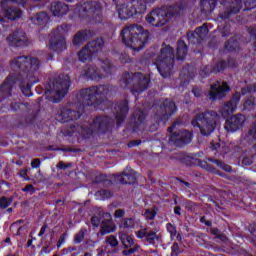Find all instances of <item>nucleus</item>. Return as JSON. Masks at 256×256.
I'll return each mask as SVG.
<instances>
[{
  "instance_id": "nucleus-3",
  "label": "nucleus",
  "mask_w": 256,
  "mask_h": 256,
  "mask_svg": "<svg viewBox=\"0 0 256 256\" xmlns=\"http://www.w3.org/2000/svg\"><path fill=\"white\" fill-rule=\"evenodd\" d=\"M111 123H113V120L109 119V117L100 116L95 118L88 129L79 124H71L63 131V135L71 137L74 133H78V135H82L83 137H89V135H93V133H105Z\"/></svg>"
},
{
  "instance_id": "nucleus-54",
  "label": "nucleus",
  "mask_w": 256,
  "mask_h": 256,
  "mask_svg": "<svg viewBox=\"0 0 256 256\" xmlns=\"http://www.w3.org/2000/svg\"><path fill=\"white\" fill-rule=\"evenodd\" d=\"M114 217L120 219V217H125V210L124 209H117L114 213Z\"/></svg>"
},
{
  "instance_id": "nucleus-61",
  "label": "nucleus",
  "mask_w": 256,
  "mask_h": 256,
  "mask_svg": "<svg viewBox=\"0 0 256 256\" xmlns=\"http://www.w3.org/2000/svg\"><path fill=\"white\" fill-rule=\"evenodd\" d=\"M47 231V225L42 226L39 232V237H43L45 235V232Z\"/></svg>"
},
{
  "instance_id": "nucleus-43",
  "label": "nucleus",
  "mask_w": 256,
  "mask_h": 256,
  "mask_svg": "<svg viewBox=\"0 0 256 256\" xmlns=\"http://www.w3.org/2000/svg\"><path fill=\"white\" fill-rule=\"evenodd\" d=\"M96 197H100L102 199H109V197H113V192L107 189L99 190L96 192Z\"/></svg>"
},
{
  "instance_id": "nucleus-2",
  "label": "nucleus",
  "mask_w": 256,
  "mask_h": 256,
  "mask_svg": "<svg viewBox=\"0 0 256 256\" xmlns=\"http://www.w3.org/2000/svg\"><path fill=\"white\" fill-rule=\"evenodd\" d=\"M122 41L134 51H141L147 39H149V32L143 30L141 25L132 24L125 26L121 31Z\"/></svg>"
},
{
  "instance_id": "nucleus-37",
  "label": "nucleus",
  "mask_w": 256,
  "mask_h": 256,
  "mask_svg": "<svg viewBox=\"0 0 256 256\" xmlns=\"http://www.w3.org/2000/svg\"><path fill=\"white\" fill-rule=\"evenodd\" d=\"M255 105H256L255 97L250 96L245 100L243 107L245 111H253V109H255Z\"/></svg>"
},
{
  "instance_id": "nucleus-27",
  "label": "nucleus",
  "mask_w": 256,
  "mask_h": 256,
  "mask_svg": "<svg viewBox=\"0 0 256 256\" xmlns=\"http://www.w3.org/2000/svg\"><path fill=\"white\" fill-rule=\"evenodd\" d=\"M133 15H135V12H133L131 2H127L118 6V16L120 19H129V17H133Z\"/></svg>"
},
{
  "instance_id": "nucleus-5",
  "label": "nucleus",
  "mask_w": 256,
  "mask_h": 256,
  "mask_svg": "<svg viewBox=\"0 0 256 256\" xmlns=\"http://www.w3.org/2000/svg\"><path fill=\"white\" fill-rule=\"evenodd\" d=\"M155 65L162 77H171L175 65V49L171 45L163 44L155 59Z\"/></svg>"
},
{
  "instance_id": "nucleus-49",
  "label": "nucleus",
  "mask_w": 256,
  "mask_h": 256,
  "mask_svg": "<svg viewBox=\"0 0 256 256\" xmlns=\"http://www.w3.org/2000/svg\"><path fill=\"white\" fill-rule=\"evenodd\" d=\"M57 169H60V170H65V169H69L71 167H73V164L71 163H65L63 161H59L56 165Z\"/></svg>"
},
{
  "instance_id": "nucleus-59",
  "label": "nucleus",
  "mask_w": 256,
  "mask_h": 256,
  "mask_svg": "<svg viewBox=\"0 0 256 256\" xmlns=\"http://www.w3.org/2000/svg\"><path fill=\"white\" fill-rule=\"evenodd\" d=\"M192 93L194 94L195 97H201L202 91L201 88H193Z\"/></svg>"
},
{
  "instance_id": "nucleus-12",
  "label": "nucleus",
  "mask_w": 256,
  "mask_h": 256,
  "mask_svg": "<svg viewBox=\"0 0 256 256\" xmlns=\"http://www.w3.org/2000/svg\"><path fill=\"white\" fill-rule=\"evenodd\" d=\"M67 31H69V25L63 24L52 32L49 46L52 51H63V49H65V37H63V35H65Z\"/></svg>"
},
{
  "instance_id": "nucleus-19",
  "label": "nucleus",
  "mask_w": 256,
  "mask_h": 256,
  "mask_svg": "<svg viewBox=\"0 0 256 256\" xmlns=\"http://www.w3.org/2000/svg\"><path fill=\"white\" fill-rule=\"evenodd\" d=\"M240 101L241 93H234L229 101L224 102L223 106L219 109V113L222 115V117H229V115L235 113L237 110V105H239Z\"/></svg>"
},
{
  "instance_id": "nucleus-39",
  "label": "nucleus",
  "mask_w": 256,
  "mask_h": 256,
  "mask_svg": "<svg viewBox=\"0 0 256 256\" xmlns=\"http://www.w3.org/2000/svg\"><path fill=\"white\" fill-rule=\"evenodd\" d=\"M105 244L109 245L111 249H115L116 247H119V240L115 235H110L105 238Z\"/></svg>"
},
{
  "instance_id": "nucleus-48",
  "label": "nucleus",
  "mask_w": 256,
  "mask_h": 256,
  "mask_svg": "<svg viewBox=\"0 0 256 256\" xmlns=\"http://www.w3.org/2000/svg\"><path fill=\"white\" fill-rule=\"evenodd\" d=\"M255 93L256 92V84L245 86L241 89L242 95H247V93Z\"/></svg>"
},
{
  "instance_id": "nucleus-24",
  "label": "nucleus",
  "mask_w": 256,
  "mask_h": 256,
  "mask_svg": "<svg viewBox=\"0 0 256 256\" xmlns=\"http://www.w3.org/2000/svg\"><path fill=\"white\" fill-rule=\"evenodd\" d=\"M84 107L85 106L82 105L81 109L77 111L67 108L62 109L60 113L61 121L67 123L68 121H76V119H80Z\"/></svg>"
},
{
  "instance_id": "nucleus-58",
  "label": "nucleus",
  "mask_w": 256,
  "mask_h": 256,
  "mask_svg": "<svg viewBox=\"0 0 256 256\" xmlns=\"http://www.w3.org/2000/svg\"><path fill=\"white\" fill-rule=\"evenodd\" d=\"M25 107V104H19V103H14L11 104V108L13 111H17V109H23Z\"/></svg>"
},
{
  "instance_id": "nucleus-4",
  "label": "nucleus",
  "mask_w": 256,
  "mask_h": 256,
  "mask_svg": "<svg viewBox=\"0 0 256 256\" xmlns=\"http://www.w3.org/2000/svg\"><path fill=\"white\" fill-rule=\"evenodd\" d=\"M219 122V114L215 110H206L194 116L191 121L193 127H197L203 137H209Z\"/></svg>"
},
{
  "instance_id": "nucleus-18",
  "label": "nucleus",
  "mask_w": 256,
  "mask_h": 256,
  "mask_svg": "<svg viewBox=\"0 0 256 256\" xmlns=\"http://www.w3.org/2000/svg\"><path fill=\"white\" fill-rule=\"evenodd\" d=\"M177 112V105L175 102L166 99L164 100L157 110V117L163 119V121H167L171 115H174Z\"/></svg>"
},
{
  "instance_id": "nucleus-57",
  "label": "nucleus",
  "mask_w": 256,
  "mask_h": 256,
  "mask_svg": "<svg viewBox=\"0 0 256 256\" xmlns=\"http://www.w3.org/2000/svg\"><path fill=\"white\" fill-rule=\"evenodd\" d=\"M225 67H227V63L225 61H220L217 64V71H223V69H225Z\"/></svg>"
},
{
  "instance_id": "nucleus-7",
  "label": "nucleus",
  "mask_w": 256,
  "mask_h": 256,
  "mask_svg": "<svg viewBox=\"0 0 256 256\" xmlns=\"http://www.w3.org/2000/svg\"><path fill=\"white\" fill-rule=\"evenodd\" d=\"M179 11H181V9H179L178 6L157 8L146 16V21L149 25H152V27H163L167 25L168 21H171V18L179 15Z\"/></svg>"
},
{
  "instance_id": "nucleus-15",
  "label": "nucleus",
  "mask_w": 256,
  "mask_h": 256,
  "mask_svg": "<svg viewBox=\"0 0 256 256\" xmlns=\"http://www.w3.org/2000/svg\"><path fill=\"white\" fill-rule=\"evenodd\" d=\"M223 12L219 14L221 19H229L231 15H237L243 9V2L241 0H224Z\"/></svg>"
},
{
  "instance_id": "nucleus-31",
  "label": "nucleus",
  "mask_w": 256,
  "mask_h": 256,
  "mask_svg": "<svg viewBox=\"0 0 256 256\" xmlns=\"http://www.w3.org/2000/svg\"><path fill=\"white\" fill-rule=\"evenodd\" d=\"M243 155L244 156L242 159V165H244V167H249V165H253V157H255L256 155V150H246Z\"/></svg>"
},
{
  "instance_id": "nucleus-32",
  "label": "nucleus",
  "mask_w": 256,
  "mask_h": 256,
  "mask_svg": "<svg viewBox=\"0 0 256 256\" xmlns=\"http://www.w3.org/2000/svg\"><path fill=\"white\" fill-rule=\"evenodd\" d=\"M216 6H217V0H202L201 12L211 13Z\"/></svg>"
},
{
  "instance_id": "nucleus-28",
  "label": "nucleus",
  "mask_w": 256,
  "mask_h": 256,
  "mask_svg": "<svg viewBox=\"0 0 256 256\" xmlns=\"http://www.w3.org/2000/svg\"><path fill=\"white\" fill-rule=\"evenodd\" d=\"M116 179H117V181H119V183H122L123 185H133V183H135V181H137L135 174H133L131 172L118 174L116 176Z\"/></svg>"
},
{
  "instance_id": "nucleus-30",
  "label": "nucleus",
  "mask_w": 256,
  "mask_h": 256,
  "mask_svg": "<svg viewBox=\"0 0 256 256\" xmlns=\"http://www.w3.org/2000/svg\"><path fill=\"white\" fill-rule=\"evenodd\" d=\"M187 57V44L183 40L178 41V47L176 52V58L178 61H183Z\"/></svg>"
},
{
  "instance_id": "nucleus-33",
  "label": "nucleus",
  "mask_w": 256,
  "mask_h": 256,
  "mask_svg": "<svg viewBox=\"0 0 256 256\" xmlns=\"http://www.w3.org/2000/svg\"><path fill=\"white\" fill-rule=\"evenodd\" d=\"M166 229L167 231L170 233L171 235V239H173L174 237H176L177 241H179V243H183V238L181 237V234H179L177 232V227H175V225L168 223L166 225Z\"/></svg>"
},
{
  "instance_id": "nucleus-16",
  "label": "nucleus",
  "mask_w": 256,
  "mask_h": 256,
  "mask_svg": "<svg viewBox=\"0 0 256 256\" xmlns=\"http://www.w3.org/2000/svg\"><path fill=\"white\" fill-rule=\"evenodd\" d=\"M102 221L100 225V230L98 232V237H105V235H109L111 233H115L117 231V225L113 222V216L110 213L105 212L102 214Z\"/></svg>"
},
{
  "instance_id": "nucleus-50",
  "label": "nucleus",
  "mask_w": 256,
  "mask_h": 256,
  "mask_svg": "<svg viewBox=\"0 0 256 256\" xmlns=\"http://www.w3.org/2000/svg\"><path fill=\"white\" fill-rule=\"evenodd\" d=\"M83 239H85V232L83 230H80L76 234L74 241H75V243H81V241H83Z\"/></svg>"
},
{
  "instance_id": "nucleus-42",
  "label": "nucleus",
  "mask_w": 256,
  "mask_h": 256,
  "mask_svg": "<svg viewBox=\"0 0 256 256\" xmlns=\"http://www.w3.org/2000/svg\"><path fill=\"white\" fill-rule=\"evenodd\" d=\"M247 141H255L256 139V121L251 125L248 130V134L246 137Z\"/></svg>"
},
{
  "instance_id": "nucleus-9",
  "label": "nucleus",
  "mask_w": 256,
  "mask_h": 256,
  "mask_svg": "<svg viewBox=\"0 0 256 256\" xmlns=\"http://www.w3.org/2000/svg\"><path fill=\"white\" fill-rule=\"evenodd\" d=\"M149 81V75L137 72L124 74L122 83H124V87H129L132 93L135 94L143 93L149 87Z\"/></svg>"
},
{
  "instance_id": "nucleus-55",
  "label": "nucleus",
  "mask_w": 256,
  "mask_h": 256,
  "mask_svg": "<svg viewBox=\"0 0 256 256\" xmlns=\"http://www.w3.org/2000/svg\"><path fill=\"white\" fill-rule=\"evenodd\" d=\"M236 43L235 42H228L225 45V48L227 49V51H235V47H236Z\"/></svg>"
},
{
  "instance_id": "nucleus-21",
  "label": "nucleus",
  "mask_w": 256,
  "mask_h": 256,
  "mask_svg": "<svg viewBox=\"0 0 256 256\" xmlns=\"http://www.w3.org/2000/svg\"><path fill=\"white\" fill-rule=\"evenodd\" d=\"M246 118L243 114H236L226 120L225 129L228 132L239 131L245 124Z\"/></svg>"
},
{
  "instance_id": "nucleus-26",
  "label": "nucleus",
  "mask_w": 256,
  "mask_h": 256,
  "mask_svg": "<svg viewBox=\"0 0 256 256\" xmlns=\"http://www.w3.org/2000/svg\"><path fill=\"white\" fill-rule=\"evenodd\" d=\"M153 0H131L130 5L134 15H143L147 11V3H151Z\"/></svg>"
},
{
  "instance_id": "nucleus-45",
  "label": "nucleus",
  "mask_w": 256,
  "mask_h": 256,
  "mask_svg": "<svg viewBox=\"0 0 256 256\" xmlns=\"http://www.w3.org/2000/svg\"><path fill=\"white\" fill-rule=\"evenodd\" d=\"M157 215V211L155 208L153 209H147L144 212V217L145 219H147L148 221H153V219H155V216Z\"/></svg>"
},
{
  "instance_id": "nucleus-14",
  "label": "nucleus",
  "mask_w": 256,
  "mask_h": 256,
  "mask_svg": "<svg viewBox=\"0 0 256 256\" xmlns=\"http://www.w3.org/2000/svg\"><path fill=\"white\" fill-rule=\"evenodd\" d=\"M138 239H145L149 245H155V243H161L163 234L159 232V228H142L136 232Z\"/></svg>"
},
{
  "instance_id": "nucleus-23",
  "label": "nucleus",
  "mask_w": 256,
  "mask_h": 256,
  "mask_svg": "<svg viewBox=\"0 0 256 256\" xmlns=\"http://www.w3.org/2000/svg\"><path fill=\"white\" fill-rule=\"evenodd\" d=\"M115 113H116V123L119 127L121 123L125 121V117H127V113H129V104L127 100H123L122 102H119L114 107Z\"/></svg>"
},
{
  "instance_id": "nucleus-1",
  "label": "nucleus",
  "mask_w": 256,
  "mask_h": 256,
  "mask_svg": "<svg viewBox=\"0 0 256 256\" xmlns=\"http://www.w3.org/2000/svg\"><path fill=\"white\" fill-rule=\"evenodd\" d=\"M39 59L19 56L15 58L10 67L12 71L18 72V75L8 76L3 85L0 87V93L3 95H11V88L14 83H20L21 87H26V91L31 89V85H35L39 81L37 79V71H39Z\"/></svg>"
},
{
  "instance_id": "nucleus-34",
  "label": "nucleus",
  "mask_w": 256,
  "mask_h": 256,
  "mask_svg": "<svg viewBox=\"0 0 256 256\" xmlns=\"http://www.w3.org/2000/svg\"><path fill=\"white\" fill-rule=\"evenodd\" d=\"M208 161L210 163H214V165H217L220 169H223V171H226V173H231L232 168L231 166L225 164L223 161L215 158H208Z\"/></svg>"
},
{
  "instance_id": "nucleus-53",
  "label": "nucleus",
  "mask_w": 256,
  "mask_h": 256,
  "mask_svg": "<svg viewBox=\"0 0 256 256\" xmlns=\"http://www.w3.org/2000/svg\"><path fill=\"white\" fill-rule=\"evenodd\" d=\"M41 166V160L39 158H35L32 162H31V167L33 169H39V167Z\"/></svg>"
},
{
  "instance_id": "nucleus-46",
  "label": "nucleus",
  "mask_w": 256,
  "mask_h": 256,
  "mask_svg": "<svg viewBox=\"0 0 256 256\" xmlns=\"http://www.w3.org/2000/svg\"><path fill=\"white\" fill-rule=\"evenodd\" d=\"M134 119L136 123H143V121H145V112L141 110H136L134 112Z\"/></svg>"
},
{
  "instance_id": "nucleus-47",
  "label": "nucleus",
  "mask_w": 256,
  "mask_h": 256,
  "mask_svg": "<svg viewBox=\"0 0 256 256\" xmlns=\"http://www.w3.org/2000/svg\"><path fill=\"white\" fill-rule=\"evenodd\" d=\"M13 201L5 196L0 198V209H7Z\"/></svg>"
},
{
  "instance_id": "nucleus-51",
  "label": "nucleus",
  "mask_w": 256,
  "mask_h": 256,
  "mask_svg": "<svg viewBox=\"0 0 256 256\" xmlns=\"http://www.w3.org/2000/svg\"><path fill=\"white\" fill-rule=\"evenodd\" d=\"M103 220H101V218L99 216H93L91 218V224L93 225V227H99V225H101V222Z\"/></svg>"
},
{
  "instance_id": "nucleus-8",
  "label": "nucleus",
  "mask_w": 256,
  "mask_h": 256,
  "mask_svg": "<svg viewBox=\"0 0 256 256\" xmlns=\"http://www.w3.org/2000/svg\"><path fill=\"white\" fill-rule=\"evenodd\" d=\"M69 83H71V78H69V75L67 74H60L55 78L46 92L49 100L53 103H59V101L67 95V91H69Z\"/></svg>"
},
{
  "instance_id": "nucleus-13",
  "label": "nucleus",
  "mask_w": 256,
  "mask_h": 256,
  "mask_svg": "<svg viewBox=\"0 0 256 256\" xmlns=\"http://www.w3.org/2000/svg\"><path fill=\"white\" fill-rule=\"evenodd\" d=\"M230 91L231 87H229V84H227V82L217 81L210 86L208 98L210 99V101L225 99V97H227V93H229Z\"/></svg>"
},
{
  "instance_id": "nucleus-6",
  "label": "nucleus",
  "mask_w": 256,
  "mask_h": 256,
  "mask_svg": "<svg viewBox=\"0 0 256 256\" xmlns=\"http://www.w3.org/2000/svg\"><path fill=\"white\" fill-rule=\"evenodd\" d=\"M113 87L109 85L93 86L91 88L82 89L79 93V101L83 107H89L93 103H99V101H105L107 96L111 94Z\"/></svg>"
},
{
  "instance_id": "nucleus-36",
  "label": "nucleus",
  "mask_w": 256,
  "mask_h": 256,
  "mask_svg": "<svg viewBox=\"0 0 256 256\" xmlns=\"http://www.w3.org/2000/svg\"><path fill=\"white\" fill-rule=\"evenodd\" d=\"M209 33V28H207L206 24L195 29V35L198 39H203Z\"/></svg>"
},
{
  "instance_id": "nucleus-56",
  "label": "nucleus",
  "mask_w": 256,
  "mask_h": 256,
  "mask_svg": "<svg viewBox=\"0 0 256 256\" xmlns=\"http://www.w3.org/2000/svg\"><path fill=\"white\" fill-rule=\"evenodd\" d=\"M245 5L249 7V9H255L256 7V0H247Z\"/></svg>"
},
{
  "instance_id": "nucleus-41",
  "label": "nucleus",
  "mask_w": 256,
  "mask_h": 256,
  "mask_svg": "<svg viewBox=\"0 0 256 256\" xmlns=\"http://www.w3.org/2000/svg\"><path fill=\"white\" fill-rule=\"evenodd\" d=\"M121 227L124 229H131L135 227V219L133 218H123L121 220Z\"/></svg>"
},
{
  "instance_id": "nucleus-38",
  "label": "nucleus",
  "mask_w": 256,
  "mask_h": 256,
  "mask_svg": "<svg viewBox=\"0 0 256 256\" xmlns=\"http://www.w3.org/2000/svg\"><path fill=\"white\" fill-rule=\"evenodd\" d=\"M85 39H87V34L85 32H78L74 35L73 45H81L85 43Z\"/></svg>"
},
{
  "instance_id": "nucleus-52",
  "label": "nucleus",
  "mask_w": 256,
  "mask_h": 256,
  "mask_svg": "<svg viewBox=\"0 0 256 256\" xmlns=\"http://www.w3.org/2000/svg\"><path fill=\"white\" fill-rule=\"evenodd\" d=\"M22 191H24V193H30V195H33V193H35V187L32 184H28L22 188Z\"/></svg>"
},
{
  "instance_id": "nucleus-11",
  "label": "nucleus",
  "mask_w": 256,
  "mask_h": 256,
  "mask_svg": "<svg viewBox=\"0 0 256 256\" xmlns=\"http://www.w3.org/2000/svg\"><path fill=\"white\" fill-rule=\"evenodd\" d=\"M104 45L105 42H103V39L101 38L89 42L78 52L79 59L82 61V63H85V61H91L95 54L103 51Z\"/></svg>"
},
{
  "instance_id": "nucleus-44",
  "label": "nucleus",
  "mask_w": 256,
  "mask_h": 256,
  "mask_svg": "<svg viewBox=\"0 0 256 256\" xmlns=\"http://www.w3.org/2000/svg\"><path fill=\"white\" fill-rule=\"evenodd\" d=\"M183 251V248L179 247L177 242H174L171 247V256H179L181 253H183Z\"/></svg>"
},
{
  "instance_id": "nucleus-63",
  "label": "nucleus",
  "mask_w": 256,
  "mask_h": 256,
  "mask_svg": "<svg viewBox=\"0 0 256 256\" xmlns=\"http://www.w3.org/2000/svg\"><path fill=\"white\" fill-rule=\"evenodd\" d=\"M174 213H175L176 215L181 216V206H176V207L174 208Z\"/></svg>"
},
{
  "instance_id": "nucleus-17",
  "label": "nucleus",
  "mask_w": 256,
  "mask_h": 256,
  "mask_svg": "<svg viewBox=\"0 0 256 256\" xmlns=\"http://www.w3.org/2000/svg\"><path fill=\"white\" fill-rule=\"evenodd\" d=\"M119 239L123 245V248L125 249L122 251V255L129 256L139 253L141 246L139 244H135L131 236L127 235L126 233H121L119 234Z\"/></svg>"
},
{
  "instance_id": "nucleus-29",
  "label": "nucleus",
  "mask_w": 256,
  "mask_h": 256,
  "mask_svg": "<svg viewBox=\"0 0 256 256\" xmlns=\"http://www.w3.org/2000/svg\"><path fill=\"white\" fill-rule=\"evenodd\" d=\"M4 15L7 19H10L11 21H15V19H21L23 12L19 8L10 7L5 10Z\"/></svg>"
},
{
  "instance_id": "nucleus-22",
  "label": "nucleus",
  "mask_w": 256,
  "mask_h": 256,
  "mask_svg": "<svg viewBox=\"0 0 256 256\" xmlns=\"http://www.w3.org/2000/svg\"><path fill=\"white\" fill-rule=\"evenodd\" d=\"M7 42L10 47H23L27 43V35L23 30H18L8 36Z\"/></svg>"
},
{
  "instance_id": "nucleus-40",
  "label": "nucleus",
  "mask_w": 256,
  "mask_h": 256,
  "mask_svg": "<svg viewBox=\"0 0 256 256\" xmlns=\"http://www.w3.org/2000/svg\"><path fill=\"white\" fill-rule=\"evenodd\" d=\"M93 5L91 4V2H85L84 4H82L78 11L81 15V17H85L86 13H91Z\"/></svg>"
},
{
  "instance_id": "nucleus-35",
  "label": "nucleus",
  "mask_w": 256,
  "mask_h": 256,
  "mask_svg": "<svg viewBox=\"0 0 256 256\" xmlns=\"http://www.w3.org/2000/svg\"><path fill=\"white\" fill-rule=\"evenodd\" d=\"M47 21H49V16L46 12L38 13L34 18V23H36V25H45Z\"/></svg>"
},
{
  "instance_id": "nucleus-25",
  "label": "nucleus",
  "mask_w": 256,
  "mask_h": 256,
  "mask_svg": "<svg viewBox=\"0 0 256 256\" xmlns=\"http://www.w3.org/2000/svg\"><path fill=\"white\" fill-rule=\"evenodd\" d=\"M50 11L54 17H63V15L69 13V6L63 2H52Z\"/></svg>"
},
{
  "instance_id": "nucleus-20",
  "label": "nucleus",
  "mask_w": 256,
  "mask_h": 256,
  "mask_svg": "<svg viewBox=\"0 0 256 256\" xmlns=\"http://www.w3.org/2000/svg\"><path fill=\"white\" fill-rule=\"evenodd\" d=\"M193 139V133L190 131L184 130L180 133L171 134L168 143L169 145H175V147H181L184 143H190Z\"/></svg>"
},
{
  "instance_id": "nucleus-60",
  "label": "nucleus",
  "mask_w": 256,
  "mask_h": 256,
  "mask_svg": "<svg viewBox=\"0 0 256 256\" xmlns=\"http://www.w3.org/2000/svg\"><path fill=\"white\" fill-rule=\"evenodd\" d=\"M137 145H141V140H134V141H131V142L128 144V147H137Z\"/></svg>"
},
{
  "instance_id": "nucleus-62",
  "label": "nucleus",
  "mask_w": 256,
  "mask_h": 256,
  "mask_svg": "<svg viewBox=\"0 0 256 256\" xmlns=\"http://www.w3.org/2000/svg\"><path fill=\"white\" fill-rule=\"evenodd\" d=\"M209 73H211V70H209V67H206L204 70H202V77H207V75H209Z\"/></svg>"
},
{
  "instance_id": "nucleus-10",
  "label": "nucleus",
  "mask_w": 256,
  "mask_h": 256,
  "mask_svg": "<svg viewBox=\"0 0 256 256\" xmlns=\"http://www.w3.org/2000/svg\"><path fill=\"white\" fill-rule=\"evenodd\" d=\"M84 75L90 79H105L111 75V62L106 60H99L97 65L86 66Z\"/></svg>"
},
{
  "instance_id": "nucleus-64",
  "label": "nucleus",
  "mask_w": 256,
  "mask_h": 256,
  "mask_svg": "<svg viewBox=\"0 0 256 256\" xmlns=\"http://www.w3.org/2000/svg\"><path fill=\"white\" fill-rule=\"evenodd\" d=\"M105 180H106V178H105V176H103V175H100V176H98V177L96 178L97 183H101V181H105Z\"/></svg>"
}]
</instances>
